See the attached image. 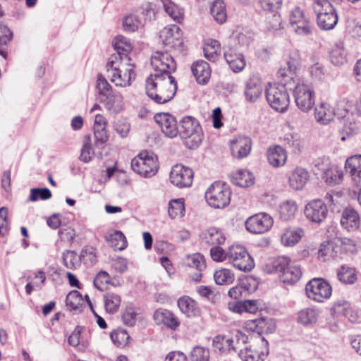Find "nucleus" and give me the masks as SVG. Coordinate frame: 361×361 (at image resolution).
I'll use <instances>...</instances> for the list:
<instances>
[{
  "label": "nucleus",
  "mask_w": 361,
  "mask_h": 361,
  "mask_svg": "<svg viewBox=\"0 0 361 361\" xmlns=\"http://www.w3.org/2000/svg\"><path fill=\"white\" fill-rule=\"evenodd\" d=\"M146 93L157 104H165L171 100L177 90L174 77L168 74H150L146 79Z\"/></svg>",
  "instance_id": "obj_1"
},
{
  "label": "nucleus",
  "mask_w": 361,
  "mask_h": 361,
  "mask_svg": "<svg viewBox=\"0 0 361 361\" xmlns=\"http://www.w3.org/2000/svg\"><path fill=\"white\" fill-rule=\"evenodd\" d=\"M134 65L130 58L111 56L106 64L107 72L111 80L116 86L128 87L135 78Z\"/></svg>",
  "instance_id": "obj_2"
},
{
  "label": "nucleus",
  "mask_w": 361,
  "mask_h": 361,
  "mask_svg": "<svg viewBox=\"0 0 361 361\" xmlns=\"http://www.w3.org/2000/svg\"><path fill=\"white\" fill-rule=\"evenodd\" d=\"M178 131L184 145L188 149H196L202 142V128L200 122L192 116H186L180 121Z\"/></svg>",
  "instance_id": "obj_3"
},
{
  "label": "nucleus",
  "mask_w": 361,
  "mask_h": 361,
  "mask_svg": "<svg viewBox=\"0 0 361 361\" xmlns=\"http://www.w3.org/2000/svg\"><path fill=\"white\" fill-rule=\"evenodd\" d=\"M271 265L272 269L269 271L279 274L280 280L284 283L294 284L302 276L300 267L286 256H279L273 259Z\"/></svg>",
  "instance_id": "obj_4"
},
{
  "label": "nucleus",
  "mask_w": 361,
  "mask_h": 361,
  "mask_svg": "<svg viewBox=\"0 0 361 361\" xmlns=\"http://www.w3.org/2000/svg\"><path fill=\"white\" fill-rule=\"evenodd\" d=\"M313 9L317 14V25L321 29L330 30L334 28L338 17L329 0H314Z\"/></svg>",
  "instance_id": "obj_5"
},
{
  "label": "nucleus",
  "mask_w": 361,
  "mask_h": 361,
  "mask_svg": "<svg viewBox=\"0 0 361 361\" xmlns=\"http://www.w3.org/2000/svg\"><path fill=\"white\" fill-rule=\"evenodd\" d=\"M265 96L267 102L273 109L281 113L287 111L290 98L286 87L269 83L265 88Z\"/></svg>",
  "instance_id": "obj_6"
},
{
  "label": "nucleus",
  "mask_w": 361,
  "mask_h": 361,
  "mask_svg": "<svg viewBox=\"0 0 361 361\" xmlns=\"http://www.w3.org/2000/svg\"><path fill=\"white\" fill-rule=\"evenodd\" d=\"M231 192L228 186L221 182H214L205 192V199L209 206L216 209L226 207L231 201Z\"/></svg>",
  "instance_id": "obj_7"
},
{
  "label": "nucleus",
  "mask_w": 361,
  "mask_h": 361,
  "mask_svg": "<svg viewBox=\"0 0 361 361\" xmlns=\"http://www.w3.org/2000/svg\"><path fill=\"white\" fill-rule=\"evenodd\" d=\"M293 97L297 107L302 112L312 110L315 104V92L310 85L298 82L293 89Z\"/></svg>",
  "instance_id": "obj_8"
},
{
  "label": "nucleus",
  "mask_w": 361,
  "mask_h": 361,
  "mask_svg": "<svg viewBox=\"0 0 361 361\" xmlns=\"http://www.w3.org/2000/svg\"><path fill=\"white\" fill-rule=\"evenodd\" d=\"M132 169L144 177H151L158 171L157 159L148 152H142L131 161Z\"/></svg>",
  "instance_id": "obj_9"
},
{
  "label": "nucleus",
  "mask_w": 361,
  "mask_h": 361,
  "mask_svg": "<svg viewBox=\"0 0 361 361\" xmlns=\"http://www.w3.org/2000/svg\"><path fill=\"white\" fill-rule=\"evenodd\" d=\"M228 262L236 269L250 271L255 267L253 259L246 249L240 245H232L228 248Z\"/></svg>",
  "instance_id": "obj_10"
},
{
  "label": "nucleus",
  "mask_w": 361,
  "mask_h": 361,
  "mask_svg": "<svg viewBox=\"0 0 361 361\" xmlns=\"http://www.w3.org/2000/svg\"><path fill=\"white\" fill-rule=\"evenodd\" d=\"M305 291L310 299L321 302L331 295L332 288L326 280L314 278L306 284Z\"/></svg>",
  "instance_id": "obj_11"
},
{
  "label": "nucleus",
  "mask_w": 361,
  "mask_h": 361,
  "mask_svg": "<svg viewBox=\"0 0 361 361\" xmlns=\"http://www.w3.org/2000/svg\"><path fill=\"white\" fill-rule=\"evenodd\" d=\"M151 65L154 68L153 74L171 75L176 69V63L168 51H157L151 57Z\"/></svg>",
  "instance_id": "obj_12"
},
{
  "label": "nucleus",
  "mask_w": 361,
  "mask_h": 361,
  "mask_svg": "<svg viewBox=\"0 0 361 361\" xmlns=\"http://www.w3.org/2000/svg\"><path fill=\"white\" fill-rule=\"evenodd\" d=\"M274 224L273 218L267 213H258L245 221L246 229L252 233L260 234L269 231Z\"/></svg>",
  "instance_id": "obj_13"
},
{
  "label": "nucleus",
  "mask_w": 361,
  "mask_h": 361,
  "mask_svg": "<svg viewBox=\"0 0 361 361\" xmlns=\"http://www.w3.org/2000/svg\"><path fill=\"white\" fill-rule=\"evenodd\" d=\"M304 214L310 221L319 224L326 219L328 208L323 200L316 199L305 205Z\"/></svg>",
  "instance_id": "obj_14"
},
{
  "label": "nucleus",
  "mask_w": 361,
  "mask_h": 361,
  "mask_svg": "<svg viewBox=\"0 0 361 361\" xmlns=\"http://www.w3.org/2000/svg\"><path fill=\"white\" fill-rule=\"evenodd\" d=\"M289 21L292 28L297 34L300 35L312 34L313 25L310 20L305 16L300 8H295L291 11Z\"/></svg>",
  "instance_id": "obj_15"
},
{
  "label": "nucleus",
  "mask_w": 361,
  "mask_h": 361,
  "mask_svg": "<svg viewBox=\"0 0 361 361\" xmlns=\"http://www.w3.org/2000/svg\"><path fill=\"white\" fill-rule=\"evenodd\" d=\"M170 179L172 184L183 188L191 185L193 180V171L189 167L176 164L171 169Z\"/></svg>",
  "instance_id": "obj_16"
},
{
  "label": "nucleus",
  "mask_w": 361,
  "mask_h": 361,
  "mask_svg": "<svg viewBox=\"0 0 361 361\" xmlns=\"http://www.w3.org/2000/svg\"><path fill=\"white\" fill-rule=\"evenodd\" d=\"M154 121L159 125L162 133L169 138L176 137L178 134L179 127L176 118L169 113L155 114Z\"/></svg>",
  "instance_id": "obj_17"
},
{
  "label": "nucleus",
  "mask_w": 361,
  "mask_h": 361,
  "mask_svg": "<svg viewBox=\"0 0 361 361\" xmlns=\"http://www.w3.org/2000/svg\"><path fill=\"white\" fill-rule=\"evenodd\" d=\"M259 345L262 347L261 351L252 350L246 347L243 353V350L237 346H233V350L235 352H239L240 357L245 361H264L269 355V343L264 338H260Z\"/></svg>",
  "instance_id": "obj_18"
},
{
  "label": "nucleus",
  "mask_w": 361,
  "mask_h": 361,
  "mask_svg": "<svg viewBox=\"0 0 361 361\" xmlns=\"http://www.w3.org/2000/svg\"><path fill=\"white\" fill-rule=\"evenodd\" d=\"M278 77L280 78V85L284 86L286 90L292 89L291 85H296L298 82H300L296 74V66L290 61L279 70Z\"/></svg>",
  "instance_id": "obj_19"
},
{
  "label": "nucleus",
  "mask_w": 361,
  "mask_h": 361,
  "mask_svg": "<svg viewBox=\"0 0 361 361\" xmlns=\"http://www.w3.org/2000/svg\"><path fill=\"white\" fill-rule=\"evenodd\" d=\"M345 169L352 182L357 186H361V155L348 157L345 163Z\"/></svg>",
  "instance_id": "obj_20"
},
{
  "label": "nucleus",
  "mask_w": 361,
  "mask_h": 361,
  "mask_svg": "<svg viewBox=\"0 0 361 361\" xmlns=\"http://www.w3.org/2000/svg\"><path fill=\"white\" fill-rule=\"evenodd\" d=\"M252 142L250 137L239 136L231 141L232 155L238 159L246 157L250 152Z\"/></svg>",
  "instance_id": "obj_21"
},
{
  "label": "nucleus",
  "mask_w": 361,
  "mask_h": 361,
  "mask_svg": "<svg viewBox=\"0 0 361 361\" xmlns=\"http://www.w3.org/2000/svg\"><path fill=\"white\" fill-rule=\"evenodd\" d=\"M181 30L176 25H172L164 27L160 32V39L164 44L171 47H176L182 43Z\"/></svg>",
  "instance_id": "obj_22"
},
{
  "label": "nucleus",
  "mask_w": 361,
  "mask_h": 361,
  "mask_svg": "<svg viewBox=\"0 0 361 361\" xmlns=\"http://www.w3.org/2000/svg\"><path fill=\"white\" fill-rule=\"evenodd\" d=\"M336 116L334 107L326 102H321L314 109V118L321 125H328Z\"/></svg>",
  "instance_id": "obj_23"
},
{
  "label": "nucleus",
  "mask_w": 361,
  "mask_h": 361,
  "mask_svg": "<svg viewBox=\"0 0 361 361\" xmlns=\"http://www.w3.org/2000/svg\"><path fill=\"white\" fill-rule=\"evenodd\" d=\"M200 239L202 243L212 247L222 245L226 240L222 231L214 227L203 231L200 234Z\"/></svg>",
  "instance_id": "obj_24"
},
{
  "label": "nucleus",
  "mask_w": 361,
  "mask_h": 361,
  "mask_svg": "<svg viewBox=\"0 0 361 361\" xmlns=\"http://www.w3.org/2000/svg\"><path fill=\"white\" fill-rule=\"evenodd\" d=\"M191 71L197 83L204 85L208 83L211 77V68L204 61H197L191 66Z\"/></svg>",
  "instance_id": "obj_25"
},
{
  "label": "nucleus",
  "mask_w": 361,
  "mask_h": 361,
  "mask_svg": "<svg viewBox=\"0 0 361 361\" xmlns=\"http://www.w3.org/2000/svg\"><path fill=\"white\" fill-rule=\"evenodd\" d=\"M341 224L349 231L357 230L360 225L359 214L353 208L344 209L341 218Z\"/></svg>",
  "instance_id": "obj_26"
},
{
  "label": "nucleus",
  "mask_w": 361,
  "mask_h": 361,
  "mask_svg": "<svg viewBox=\"0 0 361 361\" xmlns=\"http://www.w3.org/2000/svg\"><path fill=\"white\" fill-rule=\"evenodd\" d=\"M267 157L269 164L275 168L283 166L287 161V153L280 145L269 147Z\"/></svg>",
  "instance_id": "obj_27"
},
{
  "label": "nucleus",
  "mask_w": 361,
  "mask_h": 361,
  "mask_svg": "<svg viewBox=\"0 0 361 361\" xmlns=\"http://www.w3.org/2000/svg\"><path fill=\"white\" fill-rule=\"evenodd\" d=\"M263 89L262 82L259 78H250L246 83L245 90L246 100L251 103L255 102L262 95Z\"/></svg>",
  "instance_id": "obj_28"
},
{
  "label": "nucleus",
  "mask_w": 361,
  "mask_h": 361,
  "mask_svg": "<svg viewBox=\"0 0 361 361\" xmlns=\"http://www.w3.org/2000/svg\"><path fill=\"white\" fill-rule=\"evenodd\" d=\"M309 180L307 171L301 168H295L288 176V185L295 190H299L304 188Z\"/></svg>",
  "instance_id": "obj_29"
},
{
  "label": "nucleus",
  "mask_w": 361,
  "mask_h": 361,
  "mask_svg": "<svg viewBox=\"0 0 361 361\" xmlns=\"http://www.w3.org/2000/svg\"><path fill=\"white\" fill-rule=\"evenodd\" d=\"M154 319L157 323H163L173 330H176L180 325V322L174 314L165 309L156 310L154 313Z\"/></svg>",
  "instance_id": "obj_30"
},
{
  "label": "nucleus",
  "mask_w": 361,
  "mask_h": 361,
  "mask_svg": "<svg viewBox=\"0 0 361 361\" xmlns=\"http://www.w3.org/2000/svg\"><path fill=\"white\" fill-rule=\"evenodd\" d=\"M224 57L231 68L235 73L243 71L246 65L244 56L231 48L225 51Z\"/></svg>",
  "instance_id": "obj_31"
},
{
  "label": "nucleus",
  "mask_w": 361,
  "mask_h": 361,
  "mask_svg": "<svg viewBox=\"0 0 361 361\" xmlns=\"http://www.w3.org/2000/svg\"><path fill=\"white\" fill-rule=\"evenodd\" d=\"M104 238L115 250H123L127 247L126 238L120 231H110L106 233Z\"/></svg>",
  "instance_id": "obj_32"
},
{
  "label": "nucleus",
  "mask_w": 361,
  "mask_h": 361,
  "mask_svg": "<svg viewBox=\"0 0 361 361\" xmlns=\"http://www.w3.org/2000/svg\"><path fill=\"white\" fill-rule=\"evenodd\" d=\"M114 47L116 54L111 56H121V58H130L128 54L131 52L133 47L128 39L119 35L117 36L114 41Z\"/></svg>",
  "instance_id": "obj_33"
},
{
  "label": "nucleus",
  "mask_w": 361,
  "mask_h": 361,
  "mask_svg": "<svg viewBox=\"0 0 361 361\" xmlns=\"http://www.w3.org/2000/svg\"><path fill=\"white\" fill-rule=\"evenodd\" d=\"M322 178L329 185H338L343 179V172L337 166H331L324 171Z\"/></svg>",
  "instance_id": "obj_34"
},
{
  "label": "nucleus",
  "mask_w": 361,
  "mask_h": 361,
  "mask_svg": "<svg viewBox=\"0 0 361 361\" xmlns=\"http://www.w3.org/2000/svg\"><path fill=\"white\" fill-rule=\"evenodd\" d=\"M231 181L233 184L241 188H247L254 184L253 174L247 170H239L233 173Z\"/></svg>",
  "instance_id": "obj_35"
},
{
  "label": "nucleus",
  "mask_w": 361,
  "mask_h": 361,
  "mask_svg": "<svg viewBox=\"0 0 361 361\" xmlns=\"http://www.w3.org/2000/svg\"><path fill=\"white\" fill-rule=\"evenodd\" d=\"M245 328L247 331L257 333L259 338V342H260V338L262 334L267 332V322L264 318L259 317L255 319L247 320L245 323Z\"/></svg>",
  "instance_id": "obj_36"
},
{
  "label": "nucleus",
  "mask_w": 361,
  "mask_h": 361,
  "mask_svg": "<svg viewBox=\"0 0 361 361\" xmlns=\"http://www.w3.org/2000/svg\"><path fill=\"white\" fill-rule=\"evenodd\" d=\"M319 310L316 308L303 309L298 312V322L305 326L314 324L319 317Z\"/></svg>",
  "instance_id": "obj_37"
},
{
  "label": "nucleus",
  "mask_w": 361,
  "mask_h": 361,
  "mask_svg": "<svg viewBox=\"0 0 361 361\" xmlns=\"http://www.w3.org/2000/svg\"><path fill=\"white\" fill-rule=\"evenodd\" d=\"M303 235L304 231L300 228H288L281 235V243L286 246H293L300 241Z\"/></svg>",
  "instance_id": "obj_38"
},
{
  "label": "nucleus",
  "mask_w": 361,
  "mask_h": 361,
  "mask_svg": "<svg viewBox=\"0 0 361 361\" xmlns=\"http://www.w3.org/2000/svg\"><path fill=\"white\" fill-rule=\"evenodd\" d=\"M101 102L105 108L114 113H118L123 109V97L120 94H111L105 98H102Z\"/></svg>",
  "instance_id": "obj_39"
},
{
  "label": "nucleus",
  "mask_w": 361,
  "mask_h": 361,
  "mask_svg": "<svg viewBox=\"0 0 361 361\" xmlns=\"http://www.w3.org/2000/svg\"><path fill=\"white\" fill-rule=\"evenodd\" d=\"M178 306L180 310L188 317L196 316L198 313L196 302L189 296L180 297L178 300Z\"/></svg>",
  "instance_id": "obj_40"
},
{
  "label": "nucleus",
  "mask_w": 361,
  "mask_h": 361,
  "mask_svg": "<svg viewBox=\"0 0 361 361\" xmlns=\"http://www.w3.org/2000/svg\"><path fill=\"white\" fill-rule=\"evenodd\" d=\"M210 13L215 21L223 24L227 19L226 5L222 0H215L211 6Z\"/></svg>",
  "instance_id": "obj_41"
},
{
  "label": "nucleus",
  "mask_w": 361,
  "mask_h": 361,
  "mask_svg": "<svg viewBox=\"0 0 361 361\" xmlns=\"http://www.w3.org/2000/svg\"><path fill=\"white\" fill-rule=\"evenodd\" d=\"M121 302V298L118 294L109 292L104 295V307L108 313H116L119 309Z\"/></svg>",
  "instance_id": "obj_42"
},
{
  "label": "nucleus",
  "mask_w": 361,
  "mask_h": 361,
  "mask_svg": "<svg viewBox=\"0 0 361 361\" xmlns=\"http://www.w3.org/2000/svg\"><path fill=\"white\" fill-rule=\"evenodd\" d=\"M330 59L336 66H341L347 62V51L342 43L336 44L330 51Z\"/></svg>",
  "instance_id": "obj_43"
},
{
  "label": "nucleus",
  "mask_w": 361,
  "mask_h": 361,
  "mask_svg": "<svg viewBox=\"0 0 361 361\" xmlns=\"http://www.w3.org/2000/svg\"><path fill=\"white\" fill-rule=\"evenodd\" d=\"M96 149L100 148L94 146V140L90 135H86L84 137L83 146L81 149L80 160L84 162H89L92 159Z\"/></svg>",
  "instance_id": "obj_44"
},
{
  "label": "nucleus",
  "mask_w": 361,
  "mask_h": 361,
  "mask_svg": "<svg viewBox=\"0 0 361 361\" xmlns=\"http://www.w3.org/2000/svg\"><path fill=\"white\" fill-rule=\"evenodd\" d=\"M298 212V205L293 200H288L280 205L279 214L281 218L285 221L295 217Z\"/></svg>",
  "instance_id": "obj_45"
},
{
  "label": "nucleus",
  "mask_w": 361,
  "mask_h": 361,
  "mask_svg": "<svg viewBox=\"0 0 361 361\" xmlns=\"http://www.w3.org/2000/svg\"><path fill=\"white\" fill-rule=\"evenodd\" d=\"M336 245L330 241L324 242L318 251V258L326 262L336 257L337 252L335 250Z\"/></svg>",
  "instance_id": "obj_46"
},
{
  "label": "nucleus",
  "mask_w": 361,
  "mask_h": 361,
  "mask_svg": "<svg viewBox=\"0 0 361 361\" xmlns=\"http://www.w3.org/2000/svg\"><path fill=\"white\" fill-rule=\"evenodd\" d=\"M214 279L218 285H229L234 281L235 275L231 270L223 268L215 271Z\"/></svg>",
  "instance_id": "obj_47"
},
{
  "label": "nucleus",
  "mask_w": 361,
  "mask_h": 361,
  "mask_svg": "<svg viewBox=\"0 0 361 361\" xmlns=\"http://www.w3.org/2000/svg\"><path fill=\"white\" fill-rule=\"evenodd\" d=\"M337 277L345 284H353L357 281L355 270L347 266H342L337 271Z\"/></svg>",
  "instance_id": "obj_48"
},
{
  "label": "nucleus",
  "mask_w": 361,
  "mask_h": 361,
  "mask_svg": "<svg viewBox=\"0 0 361 361\" xmlns=\"http://www.w3.org/2000/svg\"><path fill=\"white\" fill-rule=\"evenodd\" d=\"M166 13L176 22H180L183 19V13L171 0H160Z\"/></svg>",
  "instance_id": "obj_49"
},
{
  "label": "nucleus",
  "mask_w": 361,
  "mask_h": 361,
  "mask_svg": "<svg viewBox=\"0 0 361 361\" xmlns=\"http://www.w3.org/2000/svg\"><path fill=\"white\" fill-rule=\"evenodd\" d=\"M185 264L189 267L195 268L199 271H202L206 268L204 257L200 253L187 255L185 257Z\"/></svg>",
  "instance_id": "obj_50"
},
{
  "label": "nucleus",
  "mask_w": 361,
  "mask_h": 361,
  "mask_svg": "<svg viewBox=\"0 0 361 361\" xmlns=\"http://www.w3.org/2000/svg\"><path fill=\"white\" fill-rule=\"evenodd\" d=\"M113 343L118 347H125L129 341L130 336L126 330L118 328L114 330L110 334Z\"/></svg>",
  "instance_id": "obj_51"
},
{
  "label": "nucleus",
  "mask_w": 361,
  "mask_h": 361,
  "mask_svg": "<svg viewBox=\"0 0 361 361\" xmlns=\"http://www.w3.org/2000/svg\"><path fill=\"white\" fill-rule=\"evenodd\" d=\"M106 126H94V145L97 147L103 148L107 141L108 135L106 130Z\"/></svg>",
  "instance_id": "obj_52"
},
{
  "label": "nucleus",
  "mask_w": 361,
  "mask_h": 361,
  "mask_svg": "<svg viewBox=\"0 0 361 361\" xmlns=\"http://www.w3.org/2000/svg\"><path fill=\"white\" fill-rule=\"evenodd\" d=\"M190 358L192 361H209L210 350L208 348L197 345L192 348Z\"/></svg>",
  "instance_id": "obj_53"
},
{
  "label": "nucleus",
  "mask_w": 361,
  "mask_h": 361,
  "mask_svg": "<svg viewBox=\"0 0 361 361\" xmlns=\"http://www.w3.org/2000/svg\"><path fill=\"white\" fill-rule=\"evenodd\" d=\"M185 211L184 202L183 199L172 200L169 202V215L172 219L182 216Z\"/></svg>",
  "instance_id": "obj_54"
},
{
  "label": "nucleus",
  "mask_w": 361,
  "mask_h": 361,
  "mask_svg": "<svg viewBox=\"0 0 361 361\" xmlns=\"http://www.w3.org/2000/svg\"><path fill=\"white\" fill-rule=\"evenodd\" d=\"M142 25L139 18L135 15L130 14L126 16L123 20V26L126 32H133L138 30Z\"/></svg>",
  "instance_id": "obj_55"
},
{
  "label": "nucleus",
  "mask_w": 361,
  "mask_h": 361,
  "mask_svg": "<svg viewBox=\"0 0 361 361\" xmlns=\"http://www.w3.org/2000/svg\"><path fill=\"white\" fill-rule=\"evenodd\" d=\"M310 61L312 64L309 68V72L311 76L315 79H322L324 75L323 65L319 62L315 56L310 57Z\"/></svg>",
  "instance_id": "obj_56"
},
{
  "label": "nucleus",
  "mask_w": 361,
  "mask_h": 361,
  "mask_svg": "<svg viewBox=\"0 0 361 361\" xmlns=\"http://www.w3.org/2000/svg\"><path fill=\"white\" fill-rule=\"evenodd\" d=\"M82 301L81 294L78 290H72L67 295L66 303L70 310H77L81 305Z\"/></svg>",
  "instance_id": "obj_57"
},
{
  "label": "nucleus",
  "mask_w": 361,
  "mask_h": 361,
  "mask_svg": "<svg viewBox=\"0 0 361 361\" xmlns=\"http://www.w3.org/2000/svg\"><path fill=\"white\" fill-rule=\"evenodd\" d=\"M97 89L99 94L100 100L102 98H105L112 94L111 85L102 75H98Z\"/></svg>",
  "instance_id": "obj_58"
},
{
  "label": "nucleus",
  "mask_w": 361,
  "mask_h": 361,
  "mask_svg": "<svg viewBox=\"0 0 361 361\" xmlns=\"http://www.w3.org/2000/svg\"><path fill=\"white\" fill-rule=\"evenodd\" d=\"M220 44L216 40H211L204 47V56L209 60H215L217 52L219 51Z\"/></svg>",
  "instance_id": "obj_59"
},
{
  "label": "nucleus",
  "mask_w": 361,
  "mask_h": 361,
  "mask_svg": "<svg viewBox=\"0 0 361 361\" xmlns=\"http://www.w3.org/2000/svg\"><path fill=\"white\" fill-rule=\"evenodd\" d=\"M332 311H334V314L348 317V314L351 312L350 305L345 300H338L334 302Z\"/></svg>",
  "instance_id": "obj_60"
},
{
  "label": "nucleus",
  "mask_w": 361,
  "mask_h": 361,
  "mask_svg": "<svg viewBox=\"0 0 361 361\" xmlns=\"http://www.w3.org/2000/svg\"><path fill=\"white\" fill-rule=\"evenodd\" d=\"M51 197V191L47 188H32L30 190L29 200L32 202L37 201L39 198L43 200L49 199Z\"/></svg>",
  "instance_id": "obj_61"
},
{
  "label": "nucleus",
  "mask_w": 361,
  "mask_h": 361,
  "mask_svg": "<svg viewBox=\"0 0 361 361\" xmlns=\"http://www.w3.org/2000/svg\"><path fill=\"white\" fill-rule=\"evenodd\" d=\"M62 259L63 264L70 269H74L78 264L77 255L73 251L67 250L63 252Z\"/></svg>",
  "instance_id": "obj_62"
},
{
  "label": "nucleus",
  "mask_w": 361,
  "mask_h": 361,
  "mask_svg": "<svg viewBox=\"0 0 361 361\" xmlns=\"http://www.w3.org/2000/svg\"><path fill=\"white\" fill-rule=\"evenodd\" d=\"M80 260L85 264H94L97 261L95 249L91 246L85 247L80 256Z\"/></svg>",
  "instance_id": "obj_63"
},
{
  "label": "nucleus",
  "mask_w": 361,
  "mask_h": 361,
  "mask_svg": "<svg viewBox=\"0 0 361 361\" xmlns=\"http://www.w3.org/2000/svg\"><path fill=\"white\" fill-rule=\"evenodd\" d=\"M284 142L293 152L298 153L300 151V140L297 135L286 134Z\"/></svg>",
  "instance_id": "obj_64"
}]
</instances>
